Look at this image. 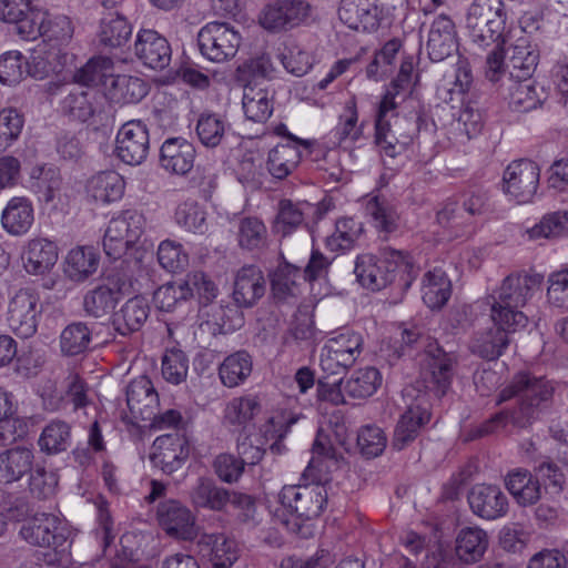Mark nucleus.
Wrapping results in <instances>:
<instances>
[{
    "label": "nucleus",
    "instance_id": "nucleus-42",
    "mask_svg": "<svg viewBox=\"0 0 568 568\" xmlns=\"http://www.w3.org/2000/svg\"><path fill=\"white\" fill-rule=\"evenodd\" d=\"M131 34L132 26L123 14L110 11L102 16L98 31L101 44L119 48L129 41Z\"/></svg>",
    "mask_w": 568,
    "mask_h": 568
},
{
    "label": "nucleus",
    "instance_id": "nucleus-27",
    "mask_svg": "<svg viewBox=\"0 0 568 568\" xmlns=\"http://www.w3.org/2000/svg\"><path fill=\"white\" fill-rule=\"evenodd\" d=\"M34 223V209L27 196H14L8 201L1 213V226L11 236L27 234Z\"/></svg>",
    "mask_w": 568,
    "mask_h": 568
},
{
    "label": "nucleus",
    "instance_id": "nucleus-6",
    "mask_svg": "<svg viewBox=\"0 0 568 568\" xmlns=\"http://www.w3.org/2000/svg\"><path fill=\"white\" fill-rule=\"evenodd\" d=\"M197 42L200 52L205 59L223 63L236 55L242 37L230 23L212 21L201 28Z\"/></svg>",
    "mask_w": 568,
    "mask_h": 568
},
{
    "label": "nucleus",
    "instance_id": "nucleus-18",
    "mask_svg": "<svg viewBox=\"0 0 568 568\" xmlns=\"http://www.w3.org/2000/svg\"><path fill=\"white\" fill-rule=\"evenodd\" d=\"M156 519L159 526L172 538L192 540L197 535L195 516L178 500L162 501L158 506Z\"/></svg>",
    "mask_w": 568,
    "mask_h": 568
},
{
    "label": "nucleus",
    "instance_id": "nucleus-59",
    "mask_svg": "<svg viewBox=\"0 0 568 568\" xmlns=\"http://www.w3.org/2000/svg\"><path fill=\"white\" fill-rule=\"evenodd\" d=\"M190 298V288L184 283L169 282L160 286L153 294V302L156 308L163 312H172L182 306Z\"/></svg>",
    "mask_w": 568,
    "mask_h": 568
},
{
    "label": "nucleus",
    "instance_id": "nucleus-52",
    "mask_svg": "<svg viewBox=\"0 0 568 568\" xmlns=\"http://www.w3.org/2000/svg\"><path fill=\"white\" fill-rule=\"evenodd\" d=\"M261 404L253 395L234 397L224 407V423L232 426L245 427L258 413Z\"/></svg>",
    "mask_w": 568,
    "mask_h": 568
},
{
    "label": "nucleus",
    "instance_id": "nucleus-43",
    "mask_svg": "<svg viewBox=\"0 0 568 568\" xmlns=\"http://www.w3.org/2000/svg\"><path fill=\"white\" fill-rule=\"evenodd\" d=\"M506 487L521 506L536 504L541 497V488L536 477L526 469H515L506 477Z\"/></svg>",
    "mask_w": 568,
    "mask_h": 568
},
{
    "label": "nucleus",
    "instance_id": "nucleus-8",
    "mask_svg": "<svg viewBox=\"0 0 568 568\" xmlns=\"http://www.w3.org/2000/svg\"><path fill=\"white\" fill-rule=\"evenodd\" d=\"M363 338L355 332H343L326 341L321 349L320 366L328 375H336L352 366L362 353Z\"/></svg>",
    "mask_w": 568,
    "mask_h": 568
},
{
    "label": "nucleus",
    "instance_id": "nucleus-33",
    "mask_svg": "<svg viewBox=\"0 0 568 568\" xmlns=\"http://www.w3.org/2000/svg\"><path fill=\"white\" fill-rule=\"evenodd\" d=\"M125 181L113 170L102 171L91 176L85 185L89 199L99 204H109L122 199Z\"/></svg>",
    "mask_w": 568,
    "mask_h": 568
},
{
    "label": "nucleus",
    "instance_id": "nucleus-56",
    "mask_svg": "<svg viewBox=\"0 0 568 568\" xmlns=\"http://www.w3.org/2000/svg\"><path fill=\"white\" fill-rule=\"evenodd\" d=\"M91 339L92 331L85 323H71L60 334L61 352L69 356L82 354L89 348Z\"/></svg>",
    "mask_w": 568,
    "mask_h": 568
},
{
    "label": "nucleus",
    "instance_id": "nucleus-26",
    "mask_svg": "<svg viewBox=\"0 0 568 568\" xmlns=\"http://www.w3.org/2000/svg\"><path fill=\"white\" fill-rule=\"evenodd\" d=\"M32 447L18 445L0 453V483L13 484L31 474L34 465Z\"/></svg>",
    "mask_w": 568,
    "mask_h": 568
},
{
    "label": "nucleus",
    "instance_id": "nucleus-38",
    "mask_svg": "<svg viewBox=\"0 0 568 568\" xmlns=\"http://www.w3.org/2000/svg\"><path fill=\"white\" fill-rule=\"evenodd\" d=\"M242 105L248 120L263 123L273 113V92L267 87L248 83L243 90Z\"/></svg>",
    "mask_w": 568,
    "mask_h": 568
},
{
    "label": "nucleus",
    "instance_id": "nucleus-2",
    "mask_svg": "<svg viewBox=\"0 0 568 568\" xmlns=\"http://www.w3.org/2000/svg\"><path fill=\"white\" fill-rule=\"evenodd\" d=\"M359 284L371 291H379L393 283L397 275L405 286L417 276V270L409 255L402 251L385 248L379 256H357L354 270Z\"/></svg>",
    "mask_w": 568,
    "mask_h": 568
},
{
    "label": "nucleus",
    "instance_id": "nucleus-12",
    "mask_svg": "<svg viewBox=\"0 0 568 568\" xmlns=\"http://www.w3.org/2000/svg\"><path fill=\"white\" fill-rule=\"evenodd\" d=\"M404 397L413 400L400 416L394 432L392 445L397 450L404 449L415 440L432 417L426 394H418L414 397L413 389L405 388Z\"/></svg>",
    "mask_w": 568,
    "mask_h": 568
},
{
    "label": "nucleus",
    "instance_id": "nucleus-64",
    "mask_svg": "<svg viewBox=\"0 0 568 568\" xmlns=\"http://www.w3.org/2000/svg\"><path fill=\"white\" fill-rule=\"evenodd\" d=\"M509 90V105L515 111L528 112L541 103V94L529 79L518 80Z\"/></svg>",
    "mask_w": 568,
    "mask_h": 568
},
{
    "label": "nucleus",
    "instance_id": "nucleus-24",
    "mask_svg": "<svg viewBox=\"0 0 568 568\" xmlns=\"http://www.w3.org/2000/svg\"><path fill=\"white\" fill-rule=\"evenodd\" d=\"M195 146L183 138L166 139L160 149V165L169 173L185 175L194 166Z\"/></svg>",
    "mask_w": 568,
    "mask_h": 568
},
{
    "label": "nucleus",
    "instance_id": "nucleus-15",
    "mask_svg": "<svg viewBox=\"0 0 568 568\" xmlns=\"http://www.w3.org/2000/svg\"><path fill=\"white\" fill-rule=\"evenodd\" d=\"M190 456V443L180 433L158 436L151 447L152 465L164 474H173L182 468Z\"/></svg>",
    "mask_w": 568,
    "mask_h": 568
},
{
    "label": "nucleus",
    "instance_id": "nucleus-50",
    "mask_svg": "<svg viewBox=\"0 0 568 568\" xmlns=\"http://www.w3.org/2000/svg\"><path fill=\"white\" fill-rule=\"evenodd\" d=\"M38 445L40 450L48 455H55L67 450L71 445V427L68 423L53 419L42 429Z\"/></svg>",
    "mask_w": 568,
    "mask_h": 568
},
{
    "label": "nucleus",
    "instance_id": "nucleus-61",
    "mask_svg": "<svg viewBox=\"0 0 568 568\" xmlns=\"http://www.w3.org/2000/svg\"><path fill=\"white\" fill-rule=\"evenodd\" d=\"M174 220L180 227L194 234H203L207 230L206 212L194 201L179 204Z\"/></svg>",
    "mask_w": 568,
    "mask_h": 568
},
{
    "label": "nucleus",
    "instance_id": "nucleus-5",
    "mask_svg": "<svg viewBox=\"0 0 568 568\" xmlns=\"http://www.w3.org/2000/svg\"><path fill=\"white\" fill-rule=\"evenodd\" d=\"M145 229V219L135 210H125L113 216L105 229L103 248L113 260L120 258L141 239Z\"/></svg>",
    "mask_w": 568,
    "mask_h": 568
},
{
    "label": "nucleus",
    "instance_id": "nucleus-40",
    "mask_svg": "<svg viewBox=\"0 0 568 568\" xmlns=\"http://www.w3.org/2000/svg\"><path fill=\"white\" fill-rule=\"evenodd\" d=\"M150 306L144 297L130 298L118 312L113 314L114 329L121 335H129L139 331L149 317Z\"/></svg>",
    "mask_w": 568,
    "mask_h": 568
},
{
    "label": "nucleus",
    "instance_id": "nucleus-51",
    "mask_svg": "<svg viewBox=\"0 0 568 568\" xmlns=\"http://www.w3.org/2000/svg\"><path fill=\"white\" fill-rule=\"evenodd\" d=\"M382 384V375L375 367L356 369L344 384V393L357 399L371 397Z\"/></svg>",
    "mask_w": 568,
    "mask_h": 568
},
{
    "label": "nucleus",
    "instance_id": "nucleus-49",
    "mask_svg": "<svg viewBox=\"0 0 568 568\" xmlns=\"http://www.w3.org/2000/svg\"><path fill=\"white\" fill-rule=\"evenodd\" d=\"M566 235H568V211L547 214L523 233V236L528 241L558 239Z\"/></svg>",
    "mask_w": 568,
    "mask_h": 568
},
{
    "label": "nucleus",
    "instance_id": "nucleus-41",
    "mask_svg": "<svg viewBox=\"0 0 568 568\" xmlns=\"http://www.w3.org/2000/svg\"><path fill=\"white\" fill-rule=\"evenodd\" d=\"M271 290L278 301H287L301 294L302 272L290 263H281L270 274Z\"/></svg>",
    "mask_w": 568,
    "mask_h": 568
},
{
    "label": "nucleus",
    "instance_id": "nucleus-16",
    "mask_svg": "<svg viewBox=\"0 0 568 568\" xmlns=\"http://www.w3.org/2000/svg\"><path fill=\"white\" fill-rule=\"evenodd\" d=\"M552 385L544 377H535L528 373L517 374L511 384L503 389L499 402H505L514 396L521 400V418L529 417L530 408L547 400L552 394Z\"/></svg>",
    "mask_w": 568,
    "mask_h": 568
},
{
    "label": "nucleus",
    "instance_id": "nucleus-1",
    "mask_svg": "<svg viewBox=\"0 0 568 568\" xmlns=\"http://www.w3.org/2000/svg\"><path fill=\"white\" fill-rule=\"evenodd\" d=\"M281 507L274 517L288 532L302 538L313 535V527L304 520L317 518L327 504V490L323 485L284 486L278 495Z\"/></svg>",
    "mask_w": 568,
    "mask_h": 568
},
{
    "label": "nucleus",
    "instance_id": "nucleus-11",
    "mask_svg": "<svg viewBox=\"0 0 568 568\" xmlns=\"http://www.w3.org/2000/svg\"><path fill=\"white\" fill-rule=\"evenodd\" d=\"M20 536L30 545L58 550L64 548L69 531L58 516L40 513L23 523Z\"/></svg>",
    "mask_w": 568,
    "mask_h": 568
},
{
    "label": "nucleus",
    "instance_id": "nucleus-17",
    "mask_svg": "<svg viewBox=\"0 0 568 568\" xmlns=\"http://www.w3.org/2000/svg\"><path fill=\"white\" fill-rule=\"evenodd\" d=\"M115 142L116 156L125 164L139 165L149 153V130L142 121H129L118 131Z\"/></svg>",
    "mask_w": 568,
    "mask_h": 568
},
{
    "label": "nucleus",
    "instance_id": "nucleus-35",
    "mask_svg": "<svg viewBox=\"0 0 568 568\" xmlns=\"http://www.w3.org/2000/svg\"><path fill=\"white\" fill-rule=\"evenodd\" d=\"M301 160L298 145L278 143L267 152L265 169L273 179L284 180L297 169Z\"/></svg>",
    "mask_w": 568,
    "mask_h": 568
},
{
    "label": "nucleus",
    "instance_id": "nucleus-21",
    "mask_svg": "<svg viewBox=\"0 0 568 568\" xmlns=\"http://www.w3.org/2000/svg\"><path fill=\"white\" fill-rule=\"evenodd\" d=\"M467 498L471 511L485 520H497L508 513V498L496 485L477 484Z\"/></svg>",
    "mask_w": 568,
    "mask_h": 568
},
{
    "label": "nucleus",
    "instance_id": "nucleus-44",
    "mask_svg": "<svg viewBox=\"0 0 568 568\" xmlns=\"http://www.w3.org/2000/svg\"><path fill=\"white\" fill-rule=\"evenodd\" d=\"M488 542V535L484 529L479 527L463 528L456 538V554L464 562H476L483 558Z\"/></svg>",
    "mask_w": 568,
    "mask_h": 568
},
{
    "label": "nucleus",
    "instance_id": "nucleus-28",
    "mask_svg": "<svg viewBox=\"0 0 568 568\" xmlns=\"http://www.w3.org/2000/svg\"><path fill=\"white\" fill-rule=\"evenodd\" d=\"M457 49L456 30L453 20L444 14L438 16L432 23L427 51L432 61L440 62L452 55Z\"/></svg>",
    "mask_w": 568,
    "mask_h": 568
},
{
    "label": "nucleus",
    "instance_id": "nucleus-46",
    "mask_svg": "<svg viewBox=\"0 0 568 568\" xmlns=\"http://www.w3.org/2000/svg\"><path fill=\"white\" fill-rule=\"evenodd\" d=\"M253 361L245 351H237L224 358L219 366L221 383L229 388L242 385L251 375Z\"/></svg>",
    "mask_w": 568,
    "mask_h": 568
},
{
    "label": "nucleus",
    "instance_id": "nucleus-55",
    "mask_svg": "<svg viewBox=\"0 0 568 568\" xmlns=\"http://www.w3.org/2000/svg\"><path fill=\"white\" fill-rule=\"evenodd\" d=\"M114 64L109 57H93L75 74L74 80L83 85L101 83L105 89L109 78L113 77Z\"/></svg>",
    "mask_w": 568,
    "mask_h": 568
},
{
    "label": "nucleus",
    "instance_id": "nucleus-53",
    "mask_svg": "<svg viewBox=\"0 0 568 568\" xmlns=\"http://www.w3.org/2000/svg\"><path fill=\"white\" fill-rule=\"evenodd\" d=\"M229 129L230 125L224 116L213 112L201 113L195 126L200 142L206 148H215L221 144Z\"/></svg>",
    "mask_w": 568,
    "mask_h": 568
},
{
    "label": "nucleus",
    "instance_id": "nucleus-29",
    "mask_svg": "<svg viewBox=\"0 0 568 568\" xmlns=\"http://www.w3.org/2000/svg\"><path fill=\"white\" fill-rule=\"evenodd\" d=\"M149 89V84L139 77L118 74L109 78L104 94L115 104H135L148 95Z\"/></svg>",
    "mask_w": 568,
    "mask_h": 568
},
{
    "label": "nucleus",
    "instance_id": "nucleus-22",
    "mask_svg": "<svg viewBox=\"0 0 568 568\" xmlns=\"http://www.w3.org/2000/svg\"><path fill=\"white\" fill-rule=\"evenodd\" d=\"M375 142L383 155L395 159L413 142V124L407 119L375 123Z\"/></svg>",
    "mask_w": 568,
    "mask_h": 568
},
{
    "label": "nucleus",
    "instance_id": "nucleus-54",
    "mask_svg": "<svg viewBox=\"0 0 568 568\" xmlns=\"http://www.w3.org/2000/svg\"><path fill=\"white\" fill-rule=\"evenodd\" d=\"M452 128L455 133V140L459 143L478 136L484 128L480 110L471 104L463 105L458 116L452 123Z\"/></svg>",
    "mask_w": 568,
    "mask_h": 568
},
{
    "label": "nucleus",
    "instance_id": "nucleus-57",
    "mask_svg": "<svg viewBox=\"0 0 568 568\" xmlns=\"http://www.w3.org/2000/svg\"><path fill=\"white\" fill-rule=\"evenodd\" d=\"M277 59L286 72L295 77L306 74L313 68L314 63L312 54L295 42L285 43L283 48L280 49Z\"/></svg>",
    "mask_w": 568,
    "mask_h": 568
},
{
    "label": "nucleus",
    "instance_id": "nucleus-9",
    "mask_svg": "<svg viewBox=\"0 0 568 568\" xmlns=\"http://www.w3.org/2000/svg\"><path fill=\"white\" fill-rule=\"evenodd\" d=\"M540 179L539 165L527 159L509 163L503 175L505 194L518 204L530 203L538 190Z\"/></svg>",
    "mask_w": 568,
    "mask_h": 568
},
{
    "label": "nucleus",
    "instance_id": "nucleus-30",
    "mask_svg": "<svg viewBox=\"0 0 568 568\" xmlns=\"http://www.w3.org/2000/svg\"><path fill=\"white\" fill-rule=\"evenodd\" d=\"M265 293V278L254 265L243 266L236 273L233 300L240 307L253 306Z\"/></svg>",
    "mask_w": 568,
    "mask_h": 568
},
{
    "label": "nucleus",
    "instance_id": "nucleus-10",
    "mask_svg": "<svg viewBox=\"0 0 568 568\" xmlns=\"http://www.w3.org/2000/svg\"><path fill=\"white\" fill-rule=\"evenodd\" d=\"M337 14L348 29L373 33L385 20L386 8L382 0H341Z\"/></svg>",
    "mask_w": 568,
    "mask_h": 568
},
{
    "label": "nucleus",
    "instance_id": "nucleus-37",
    "mask_svg": "<svg viewBox=\"0 0 568 568\" xmlns=\"http://www.w3.org/2000/svg\"><path fill=\"white\" fill-rule=\"evenodd\" d=\"M99 262V254L93 246H75L65 255L64 273L70 280L82 282L97 272Z\"/></svg>",
    "mask_w": 568,
    "mask_h": 568
},
{
    "label": "nucleus",
    "instance_id": "nucleus-62",
    "mask_svg": "<svg viewBox=\"0 0 568 568\" xmlns=\"http://www.w3.org/2000/svg\"><path fill=\"white\" fill-rule=\"evenodd\" d=\"M367 213L374 226L381 232L390 233L396 230L398 214L395 206L385 197L375 196L367 202Z\"/></svg>",
    "mask_w": 568,
    "mask_h": 568
},
{
    "label": "nucleus",
    "instance_id": "nucleus-58",
    "mask_svg": "<svg viewBox=\"0 0 568 568\" xmlns=\"http://www.w3.org/2000/svg\"><path fill=\"white\" fill-rule=\"evenodd\" d=\"M94 93L82 87L74 88L62 101V110L75 120L87 122L94 114Z\"/></svg>",
    "mask_w": 568,
    "mask_h": 568
},
{
    "label": "nucleus",
    "instance_id": "nucleus-45",
    "mask_svg": "<svg viewBox=\"0 0 568 568\" xmlns=\"http://www.w3.org/2000/svg\"><path fill=\"white\" fill-rule=\"evenodd\" d=\"M452 294V283L442 268L428 271L423 278L422 297L432 310L442 308Z\"/></svg>",
    "mask_w": 568,
    "mask_h": 568
},
{
    "label": "nucleus",
    "instance_id": "nucleus-48",
    "mask_svg": "<svg viewBox=\"0 0 568 568\" xmlns=\"http://www.w3.org/2000/svg\"><path fill=\"white\" fill-rule=\"evenodd\" d=\"M230 494L231 491L217 487L212 479L200 478L192 488L191 499L196 507L221 511L229 505Z\"/></svg>",
    "mask_w": 568,
    "mask_h": 568
},
{
    "label": "nucleus",
    "instance_id": "nucleus-36",
    "mask_svg": "<svg viewBox=\"0 0 568 568\" xmlns=\"http://www.w3.org/2000/svg\"><path fill=\"white\" fill-rule=\"evenodd\" d=\"M364 232L363 223L351 216L336 220L333 232L325 239V247L337 255L353 250Z\"/></svg>",
    "mask_w": 568,
    "mask_h": 568
},
{
    "label": "nucleus",
    "instance_id": "nucleus-14",
    "mask_svg": "<svg viewBox=\"0 0 568 568\" xmlns=\"http://www.w3.org/2000/svg\"><path fill=\"white\" fill-rule=\"evenodd\" d=\"M310 16L311 6L305 0H275L264 7L260 23L264 29L276 32L297 27Z\"/></svg>",
    "mask_w": 568,
    "mask_h": 568
},
{
    "label": "nucleus",
    "instance_id": "nucleus-13",
    "mask_svg": "<svg viewBox=\"0 0 568 568\" xmlns=\"http://www.w3.org/2000/svg\"><path fill=\"white\" fill-rule=\"evenodd\" d=\"M43 18L40 0H0V20L16 24L18 34L24 40L39 38Z\"/></svg>",
    "mask_w": 568,
    "mask_h": 568
},
{
    "label": "nucleus",
    "instance_id": "nucleus-3",
    "mask_svg": "<svg viewBox=\"0 0 568 568\" xmlns=\"http://www.w3.org/2000/svg\"><path fill=\"white\" fill-rule=\"evenodd\" d=\"M531 281L527 276H507L488 297L490 318L503 329L517 332L528 324V316L520 311L531 297Z\"/></svg>",
    "mask_w": 568,
    "mask_h": 568
},
{
    "label": "nucleus",
    "instance_id": "nucleus-60",
    "mask_svg": "<svg viewBox=\"0 0 568 568\" xmlns=\"http://www.w3.org/2000/svg\"><path fill=\"white\" fill-rule=\"evenodd\" d=\"M335 144H343L347 141L355 142L362 135V126L358 124V113L353 100L345 105L344 112L339 115L338 123L332 131Z\"/></svg>",
    "mask_w": 568,
    "mask_h": 568
},
{
    "label": "nucleus",
    "instance_id": "nucleus-23",
    "mask_svg": "<svg viewBox=\"0 0 568 568\" xmlns=\"http://www.w3.org/2000/svg\"><path fill=\"white\" fill-rule=\"evenodd\" d=\"M134 53L145 67L154 70L164 69L171 61V48L168 40L151 29H142L138 32Z\"/></svg>",
    "mask_w": 568,
    "mask_h": 568
},
{
    "label": "nucleus",
    "instance_id": "nucleus-19",
    "mask_svg": "<svg viewBox=\"0 0 568 568\" xmlns=\"http://www.w3.org/2000/svg\"><path fill=\"white\" fill-rule=\"evenodd\" d=\"M131 284L120 274L109 275L105 283L84 296L83 306L88 314L102 317L111 313L115 305L130 292Z\"/></svg>",
    "mask_w": 568,
    "mask_h": 568
},
{
    "label": "nucleus",
    "instance_id": "nucleus-47",
    "mask_svg": "<svg viewBox=\"0 0 568 568\" xmlns=\"http://www.w3.org/2000/svg\"><path fill=\"white\" fill-rule=\"evenodd\" d=\"M30 190L40 201L50 203L58 196L61 187V178L52 166L37 165L30 171Z\"/></svg>",
    "mask_w": 568,
    "mask_h": 568
},
{
    "label": "nucleus",
    "instance_id": "nucleus-32",
    "mask_svg": "<svg viewBox=\"0 0 568 568\" xmlns=\"http://www.w3.org/2000/svg\"><path fill=\"white\" fill-rule=\"evenodd\" d=\"M452 368L453 359L440 349L436 354L427 355L422 372L425 387L437 397L445 395L452 383Z\"/></svg>",
    "mask_w": 568,
    "mask_h": 568
},
{
    "label": "nucleus",
    "instance_id": "nucleus-31",
    "mask_svg": "<svg viewBox=\"0 0 568 568\" xmlns=\"http://www.w3.org/2000/svg\"><path fill=\"white\" fill-rule=\"evenodd\" d=\"M197 546L214 568H231L239 558L236 541L223 534H203Z\"/></svg>",
    "mask_w": 568,
    "mask_h": 568
},
{
    "label": "nucleus",
    "instance_id": "nucleus-63",
    "mask_svg": "<svg viewBox=\"0 0 568 568\" xmlns=\"http://www.w3.org/2000/svg\"><path fill=\"white\" fill-rule=\"evenodd\" d=\"M267 230L257 217H243L239 222L237 241L245 250H258L266 244Z\"/></svg>",
    "mask_w": 568,
    "mask_h": 568
},
{
    "label": "nucleus",
    "instance_id": "nucleus-20",
    "mask_svg": "<svg viewBox=\"0 0 568 568\" xmlns=\"http://www.w3.org/2000/svg\"><path fill=\"white\" fill-rule=\"evenodd\" d=\"M20 257L28 274L45 275L59 260V247L48 237L34 236L24 242Z\"/></svg>",
    "mask_w": 568,
    "mask_h": 568
},
{
    "label": "nucleus",
    "instance_id": "nucleus-7",
    "mask_svg": "<svg viewBox=\"0 0 568 568\" xmlns=\"http://www.w3.org/2000/svg\"><path fill=\"white\" fill-rule=\"evenodd\" d=\"M42 313L39 293L33 288H20L9 300L7 322L19 337L28 338L36 334Z\"/></svg>",
    "mask_w": 568,
    "mask_h": 568
},
{
    "label": "nucleus",
    "instance_id": "nucleus-25",
    "mask_svg": "<svg viewBox=\"0 0 568 568\" xmlns=\"http://www.w3.org/2000/svg\"><path fill=\"white\" fill-rule=\"evenodd\" d=\"M519 36L508 48V68L510 75L517 80L529 79L535 72L539 53L532 44L531 39L523 29L518 30Z\"/></svg>",
    "mask_w": 568,
    "mask_h": 568
},
{
    "label": "nucleus",
    "instance_id": "nucleus-34",
    "mask_svg": "<svg viewBox=\"0 0 568 568\" xmlns=\"http://www.w3.org/2000/svg\"><path fill=\"white\" fill-rule=\"evenodd\" d=\"M159 403V396L152 382L141 376L132 381L126 388V404L136 417L151 419Z\"/></svg>",
    "mask_w": 568,
    "mask_h": 568
},
{
    "label": "nucleus",
    "instance_id": "nucleus-39",
    "mask_svg": "<svg viewBox=\"0 0 568 568\" xmlns=\"http://www.w3.org/2000/svg\"><path fill=\"white\" fill-rule=\"evenodd\" d=\"M495 326L474 334L469 344L473 354L487 361H495L504 354L509 345L507 333L510 332Z\"/></svg>",
    "mask_w": 568,
    "mask_h": 568
},
{
    "label": "nucleus",
    "instance_id": "nucleus-4",
    "mask_svg": "<svg viewBox=\"0 0 568 568\" xmlns=\"http://www.w3.org/2000/svg\"><path fill=\"white\" fill-rule=\"evenodd\" d=\"M506 20L503 0H474L466 13L467 34L479 48H487L500 40L505 43Z\"/></svg>",
    "mask_w": 568,
    "mask_h": 568
}]
</instances>
